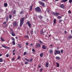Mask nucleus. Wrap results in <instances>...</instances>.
<instances>
[{"label": "nucleus", "instance_id": "obj_1", "mask_svg": "<svg viewBox=\"0 0 72 72\" xmlns=\"http://www.w3.org/2000/svg\"><path fill=\"white\" fill-rule=\"evenodd\" d=\"M24 18L21 19L20 25V27H22V26L23 25V24L24 23Z\"/></svg>", "mask_w": 72, "mask_h": 72}, {"label": "nucleus", "instance_id": "obj_2", "mask_svg": "<svg viewBox=\"0 0 72 72\" xmlns=\"http://www.w3.org/2000/svg\"><path fill=\"white\" fill-rule=\"evenodd\" d=\"M35 11L38 12H41V8L39 7H37L35 8Z\"/></svg>", "mask_w": 72, "mask_h": 72}, {"label": "nucleus", "instance_id": "obj_3", "mask_svg": "<svg viewBox=\"0 0 72 72\" xmlns=\"http://www.w3.org/2000/svg\"><path fill=\"white\" fill-rule=\"evenodd\" d=\"M60 51H57L56 50L54 52V54L55 55L57 54H60Z\"/></svg>", "mask_w": 72, "mask_h": 72}, {"label": "nucleus", "instance_id": "obj_4", "mask_svg": "<svg viewBox=\"0 0 72 72\" xmlns=\"http://www.w3.org/2000/svg\"><path fill=\"white\" fill-rule=\"evenodd\" d=\"M40 46H41V44L39 43H37L35 45V47L36 48H40Z\"/></svg>", "mask_w": 72, "mask_h": 72}, {"label": "nucleus", "instance_id": "obj_5", "mask_svg": "<svg viewBox=\"0 0 72 72\" xmlns=\"http://www.w3.org/2000/svg\"><path fill=\"white\" fill-rule=\"evenodd\" d=\"M39 2L40 4H41L42 6H43V7H44V6H45V4H44V3H42L41 1H39Z\"/></svg>", "mask_w": 72, "mask_h": 72}, {"label": "nucleus", "instance_id": "obj_6", "mask_svg": "<svg viewBox=\"0 0 72 72\" xmlns=\"http://www.w3.org/2000/svg\"><path fill=\"white\" fill-rule=\"evenodd\" d=\"M53 14L54 15H55L56 17H57V16H58V15H60V14L57 12L55 13L53 12Z\"/></svg>", "mask_w": 72, "mask_h": 72}, {"label": "nucleus", "instance_id": "obj_7", "mask_svg": "<svg viewBox=\"0 0 72 72\" xmlns=\"http://www.w3.org/2000/svg\"><path fill=\"white\" fill-rule=\"evenodd\" d=\"M27 24L28 25V26L29 27V28H31V23L30 22V21H27Z\"/></svg>", "mask_w": 72, "mask_h": 72}, {"label": "nucleus", "instance_id": "obj_8", "mask_svg": "<svg viewBox=\"0 0 72 72\" xmlns=\"http://www.w3.org/2000/svg\"><path fill=\"white\" fill-rule=\"evenodd\" d=\"M13 26L14 27H16L17 26V23L16 22H14L13 23Z\"/></svg>", "mask_w": 72, "mask_h": 72}, {"label": "nucleus", "instance_id": "obj_9", "mask_svg": "<svg viewBox=\"0 0 72 72\" xmlns=\"http://www.w3.org/2000/svg\"><path fill=\"white\" fill-rule=\"evenodd\" d=\"M46 67H49V62H47L46 63Z\"/></svg>", "mask_w": 72, "mask_h": 72}, {"label": "nucleus", "instance_id": "obj_10", "mask_svg": "<svg viewBox=\"0 0 72 72\" xmlns=\"http://www.w3.org/2000/svg\"><path fill=\"white\" fill-rule=\"evenodd\" d=\"M61 7V8H62V9H64V5L63 4H61L60 5Z\"/></svg>", "mask_w": 72, "mask_h": 72}, {"label": "nucleus", "instance_id": "obj_11", "mask_svg": "<svg viewBox=\"0 0 72 72\" xmlns=\"http://www.w3.org/2000/svg\"><path fill=\"white\" fill-rule=\"evenodd\" d=\"M2 46L4 48H5V49H9V47H7L6 46L4 45H2Z\"/></svg>", "mask_w": 72, "mask_h": 72}, {"label": "nucleus", "instance_id": "obj_12", "mask_svg": "<svg viewBox=\"0 0 72 72\" xmlns=\"http://www.w3.org/2000/svg\"><path fill=\"white\" fill-rule=\"evenodd\" d=\"M55 58L56 59H57V60H60V57L58 56H57L55 57Z\"/></svg>", "mask_w": 72, "mask_h": 72}, {"label": "nucleus", "instance_id": "obj_13", "mask_svg": "<svg viewBox=\"0 0 72 72\" xmlns=\"http://www.w3.org/2000/svg\"><path fill=\"white\" fill-rule=\"evenodd\" d=\"M42 48H43V49H46V46H44V45H43L42 46Z\"/></svg>", "mask_w": 72, "mask_h": 72}, {"label": "nucleus", "instance_id": "obj_14", "mask_svg": "<svg viewBox=\"0 0 72 72\" xmlns=\"http://www.w3.org/2000/svg\"><path fill=\"white\" fill-rule=\"evenodd\" d=\"M43 55H44V54H43V53H41L40 55V57H41V58H42Z\"/></svg>", "mask_w": 72, "mask_h": 72}, {"label": "nucleus", "instance_id": "obj_15", "mask_svg": "<svg viewBox=\"0 0 72 72\" xmlns=\"http://www.w3.org/2000/svg\"><path fill=\"white\" fill-rule=\"evenodd\" d=\"M49 52L50 54H52V53H53V51L52 50H49Z\"/></svg>", "mask_w": 72, "mask_h": 72}, {"label": "nucleus", "instance_id": "obj_16", "mask_svg": "<svg viewBox=\"0 0 72 72\" xmlns=\"http://www.w3.org/2000/svg\"><path fill=\"white\" fill-rule=\"evenodd\" d=\"M40 34L41 35H43L44 34V31H43V30H42L40 32Z\"/></svg>", "mask_w": 72, "mask_h": 72}, {"label": "nucleus", "instance_id": "obj_17", "mask_svg": "<svg viewBox=\"0 0 72 72\" xmlns=\"http://www.w3.org/2000/svg\"><path fill=\"white\" fill-rule=\"evenodd\" d=\"M12 35L13 36H15V34L13 32H12L11 33Z\"/></svg>", "mask_w": 72, "mask_h": 72}, {"label": "nucleus", "instance_id": "obj_18", "mask_svg": "<svg viewBox=\"0 0 72 72\" xmlns=\"http://www.w3.org/2000/svg\"><path fill=\"white\" fill-rule=\"evenodd\" d=\"M56 21H57L56 19H54L53 20L54 24H55V23H56Z\"/></svg>", "mask_w": 72, "mask_h": 72}, {"label": "nucleus", "instance_id": "obj_19", "mask_svg": "<svg viewBox=\"0 0 72 72\" xmlns=\"http://www.w3.org/2000/svg\"><path fill=\"white\" fill-rule=\"evenodd\" d=\"M4 6L5 7H7L8 6V4H7V3H4Z\"/></svg>", "mask_w": 72, "mask_h": 72}, {"label": "nucleus", "instance_id": "obj_20", "mask_svg": "<svg viewBox=\"0 0 72 72\" xmlns=\"http://www.w3.org/2000/svg\"><path fill=\"white\" fill-rule=\"evenodd\" d=\"M18 45L19 48H22V45L21 44H19Z\"/></svg>", "mask_w": 72, "mask_h": 72}, {"label": "nucleus", "instance_id": "obj_21", "mask_svg": "<svg viewBox=\"0 0 72 72\" xmlns=\"http://www.w3.org/2000/svg\"><path fill=\"white\" fill-rule=\"evenodd\" d=\"M3 61H4V60H3V58H0V62H3Z\"/></svg>", "mask_w": 72, "mask_h": 72}, {"label": "nucleus", "instance_id": "obj_22", "mask_svg": "<svg viewBox=\"0 0 72 72\" xmlns=\"http://www.w3.org/2000/svg\"><path fill=\"white\" fill-rule=\"evenodd\" d=\"M39 42L40 43V44H43V42H42V41H41V40H39Z\"/></svg>", "mask_w": 72, "mask_h": 72}, {"label": "nucleus", "instance_id": "obj_23", "mask_svg": "<svg viewBox=\"0 0 72 72\" xmlns=\"http://www.w3.org/2000/svg\"><path fill=\"white\" fill-rule=\"evenodd\" d=\"M31 35H33V30L32 29L31 31Z\"/></svg>", "mask_w": 72, "mask_h": 72}, {"label": "nucleus", "instance_id": "obj_24", "mask_svg": "<svg viewBox=\"0 0 72 72\" xmlns=\"http://www.w3.org/2000/svg\"><path fill=\"white\" fill-rule=\"evenodd\" d=\"M12 44L13 45H15V41H13L12 42Z\"/></svg>", "mask_w": 72, "mask_h": 72}, {"label": "nucleus", "instance_id": "obj_25", "mask_svg": "<svg viewBox=\"0 0 72 72\" xmlns=\"http://www.w3.org/2000/svg\"><path fill=\"white\" fill-rule=\"evenodd\" d=\"M56 64H57V67H59V64H58V63H57H57H56Z\"/></svg>", "mask_w": 72, "mask_h": 72}, {"label": "nucleus", "instance_id": "obj_26", "mask_svg": "<svg viewBox=\"0 0 72 72\" xmlns=\"http://www.w3.org/2000/svg\"><path fill=\"white\" fill-rule=\"evenodd\" d=\"M32 60H33V59L32 58H31L29 60V62H31L32 61Z\"/></svg>", "mask_w": 72, "mask_h": 72}, {"label": "nucleus", "instance_id": "obj_27", "mask_svg": "<svg viewBox=\"0 0 72 72\" xmlns=\"http://www.w3.org/2000/svg\"><path fill=\"white\" fill-rule=\"evenodd\" d=\"M24 59H25V60H26V61H27V62H29V59L27 58H25Z\"/></svg>", "mask_w": 72, "mask_h": 72}, {"label": "nucleus", "instance_id": "obj_28", "mask_svg": "<svg viewBox=\"0 0 72 72\" xmlns=\"http://www.w3.org/2000/svg\"><path fill=\"white\" fill-rule=\"evenodd\" d=\"M12 15H9V17L10 19H12Z\"/></svg>", "mask_w": 72, "mask_h": 72}, {"label": "nucleus", "instance_id": "obj_29", "mask_svg": "<svg viewBox=\"0 0 72 72\" xmlns=\"http://www.w3.org/2000/svg\"><path fill=\"white\" fill-rule=\"evenodd\" d=\"M32 5L30 7V11H31V10H32Z\"/></svg>", "mask_w": 72, "mask_h": 72}, {"label": "nucleus", "instance_id": "obj_30", "mask_svg": "<svg viewBox=\"0 0 72 72\" xmlns=\"http://www.w3.org/2000/svg\"><path fill=\"white\" fill-rule=\"evenodd\" d=\"M13 14H15L16 13V11L15 10H14L13 11Z\"/></svg>", "mask_w": 72, "mask_h": 72}, {"label": "nucleus", "instance_id": "obj_31", "mask_svg": "<svg viewBox=\"0 0 72 72\" xmlns=\"http://www.w3.org/2000/svg\"><path fill=\"white\" fill-rule=\"evenodd\" d=\"M57 18H59V19H61V18H62V17L60 16H59L57 17Z\"/></svg>", "mask_w": 72, "mask_h": 72}, {"label": "nucleus", "instance_id": "obj_32", "mask_svg": "<svg viewBox=\"0 0 72 72\" xmlns=\"http://www.w3.org/2000/svg\"><path fill=\"white\" fill-rule=\"evenodd\" d=\"M1 40L2 41H4V39L3 38H1Z\"/></svg>", "mask_w": 72, "mask_h": 72}, {"label": "nucleus", "instance_id": "obj_33", "mask_svg": "<svg viewBox=\"0 0 72 72\" xmlns=\"http://www.w3.org/2000/svg\"><path fill=\"white\" fill-rule=\"evenodd\" d=\"M21 58V57L19 56L17 58V60H18Z\"/></svg>", "mask_w": 72, "mask_h": 72}, {"label": "nucleus", "instance_id": "obj_34", "mask_svg": "<svg viewBox=\"0 0 72 72\" xmlns=\"http://www.w3.org/2000/svg\"><path fill=\"white\" fill-rule=\"evenodd\" d=\"M32 51H33V53L35 52V49L33 48L32 49Z\"/></svg>", "mask_w": 72, "mask_h": 72}, {"label": "nucleus", "instance_id": "obj_35", "mask_svg": "<svg viewBox=\"0 0 72 72\" xmlns=\"http://www.w3.org/2000/svg\"><path fill=\"white\" fill-rule=\"evenodd\" d=\"M39 18L40 19H42V17L41 16H39Z\"/></svg>", "mask_w": 72, "mask_h": 72}, {"label": "nucleus", "instance_id": "obj_36", "mask_svg": "<svg viewBox=\"0 0 72 72\" xmlns=\"http://www.w3.org/2000/svg\"><path fill=\"white\" fill-rule=\"evenodd\" d=\"M62 20L60 19L58 21V22L59 23H60L61 22H62Z\"/></svg>", "mask_w": 72, "mask_h": 72}, {"label": "nucleus", "instance_id": "obj_37", "mask_svg": "<svg viewBox=\"0 0 72 72\" xmlns=\"http://www.w3.org/2000/svg\"><path fill=\"white\" fill-rule=\"evenodd\" d=\"M12 40H13V41H15V39H14V37H12Z\"/></svg>", "mask_w": 72, "mask_h": 72}, {"label": "nucleus", "instance_id": "obj_38", "mask_svg": "<svg viewBox=\"0 0 72 72\" xmlns=\"http://www.w3.org/2000/svg\"><path fill=\"white\" fill-rule=\"evenodd\" d=\"M69 2L70 3H72V0H69Z\"/></svg>", "mask_w": 72, "mask_h": 72}, {"label": "nucleus", "instance_id": "obj_39", "mask_svg": "<svg viewBox=\"0 0 72 72\" xmlns=\"http://www.w3.org/2000/svg\"><path fill=\"white\" fill-rule=\"evenodd\" d=\"M26 54H27V52H24L23 54L24 55H26Z\"/></svg>", "mask_w": 72, "mask_h": 72}, {"label": "nucleus", "instance_id": "obj_40", "mask_svg": "<svg viewBox=\"0 0 72 72\" xmlns=\"http://www.w3.org/2000/svg\"><path fill=\"white\" fill-rule=\"evenodd\" d=\"M6 21H8V20L9 19V18H8V17H7L6 18Z\"/></svg>", "mask_w": 72, "mask_h": 72}, {"label": "nucleus", "instance_id": "obj_41", "mask_svg": "<svg viewBox=\"0 0 72 72\" xmlns=\"http://www.w3.org/2000/svg\"><path fill=\"white\" fill-rule=\"evenodd\" d=\"M3 10L0 9V13H2V12H3Z\"/></svg>", "mask_w": 72, "mask_h": 72}, {"label": "nucleus", "instance_id": "obj_42", "mask_svg": "<svg viewBox=\"0 0 72 72\" xmlns=\"http://www.w3.org/2000/svg\"><path fill=\"white\" fill-rule=\"evenodd\" d=\"M6 22H4L3 23V24H6Z\"/></svg>", "mask_w": 72, "mask_h": 72}, {"label": "nucleus", "instance_id": "obj_43", "mask_svg": "<svg viewBox=\"0 0 72 72\" xmlns=\"http://www.w3.org/2000/svg\"><path fill=\"white\" fill-rule=\"evenodd\" d=\"M69 39H71L72 38V36H70L69 37Z\"/></svg>", "mask_w": 72, "mask_h": 72}, {"label": "nucleus", "instance_id": "obj_44", "mask_svg": "<svg viewBox=\"0 0 72 72\" xmlns=\"http://www.w3.org/2000/svg\"><path fill=\"white\" fill-rule=\"evenodd\" d=\"M15 50L14 49V50H13L12 51V53H15Z\"/></svg>", "mask_w": 72, "mask_h": 72}, {"label": "nucleus", "instance_id": "obj_45", "mask_svg": "<svg viewBox=\"0 0 72 72\" xmlns=\"http://www.w3.org/2000/svg\"><path fill=\"white\" fill-rule=\"evenodd\" d=\"M68 13L71 14V12L70 10H69V11H68Z\"/></svg>", "mask_w": 72, "mask_h": 72}, {"label": "nucleus", "instance_id": "obj_46", "mask_svg": "<svg viewBox=\"0 0 72 72\" xmlns=\"http://www.w3.org/2000/svg\"><path fill=\"white\" fill-rule=\"evenodd\" d=\"M42 68L40 70V72H42Z\"/></svg>", "mask_w": 72, "mask_h": 72}, {"label": "nucleus", "instance_id": "obj_47", "mask_svg": "<svg viewBox=\"0 0 72 72\" xmlns=\"http://www.w3.org/2000/svg\"><path fill=\"white\" fill-rule=\"evenodd\" d=\"M61 53H62V54L63 53V50H61Z\"/></svg>", "mask_w": 72, "mask_h": 72}, {"label": "nucleus", "instance_id": "obj_48", "mask_svg": "<svg viewBox=\"0 0 72 72\" xmlns=\"http://www.w3.org/2000/svg\"><path fill=\"white\" fill-rule=\"evenodd\" d=\"M6 57H9V54H7L6 55Z\"/></svg>", "mask_w": 72, "mask_h": 72}, {"label": "nucleus", "instance_id": "obj_49", "mask_svg": "<svg viewBox=\"0 0 72 72\" xmlns=\"http://www.w3.org/2000/svg\"><path fill=\"white\" fill-rule=\"evenodd\" d=\"M25 64H28V62H25Z\"/></svg>", "mask_w": 72, "mask_h": 72}, {"label": "nucleus", "instance_id": "obj_50", "mask_svg": "<svg viewBox=\"0 0 72 72\" xmlns=\"http://www.w3.org/2000/svg\"><path fill=\"white\" fill-rule=\"evenodd\" d=\"M20 14H23V11H21L20 12Z\"/></svg>", "mask_w": 72, "mask_h": 72}, {"label": "nucleus", "instance_id": "obj_51", "mask_svg": "<svg viewBox=\"0 0 72 72\" xmlns=\"http://www.w3.org/2000/svg\"><path fill=\"white\" fill-rule=\"evenodd\" d=\"M61 2H62L63 3H64V0H63L61 1Z\"/></svg>", "mask_w": 72, "mask_h": 72}, {"label": "nucleus", "instance_id": "obj_52", "mask_svg": "<svg viewBox=\"0 0 72 72\" xmlns=\"http://www.w3.org/2000/svg\"><path fill=\"white\" fill-rule=\"evenodd\" d=\"M64 0V2H66V1H68V0Z\"/></svg>", "mask_w": 72, "mask_h": 72}, {"label": "nucleus", "instance_id": "obj_53", "mask_svg": "<svg viewBox=\"0 0 72 72\" xmlns=\"http://www.w3.org/2000/svg\"><path fill=\"white\" fill-rule=\"evenodd\" d=\"M26 45H28V42L26 43Z\"/></svg>", "mask_w": 72, "mask_h": 72}, {"label": "nucleus", "instance_id": "obj_54", "mask_svg": "<svg viewBox=\"0 0 72 72\" xmlns=\"http://www.w3.org/2000/svg\"><path fill=\"white\" fill-rule=\"evenodd\" d=\"M47 12H48V13H49V10H47Z\"/></svg>", "mask_w": 72, "mask_h": 72}, {"label": "nucleus", "instance_id": "obj_55", "mask_svg": "<svg viewBox=\"0 0 72 72\" xmlns=\"http://www.w3.org/2000/svg\"><path fill=\"white\" fill-rule=\"evenodd\" d=\"M25 37H28V36H25Z\"/></svg>", "mask_w": 72, "mask_h": 72}, {"label": "nucleus", "instance_id": "obj_56", "mask_svg": "<svg viewBox=\"0 0 72 72\" xmlns=\"http://www.w3.org/2000/svg\"><path fill=\"white\" fill-rule=\"evenodd\" d=\"M31 46H33V44H30Z\"/></svg>", "mask_w": 72, "mask_h": 72}, {"label": "nucleus", "instance_id": "obj_57", "mask_svg": "<svg viewBox=\"0 0 72 72\" xmlns=\"http://www.w3.org/2000/svg\"><path fill=\"white\" fill-rule=\"evenodd\" d=\"M15 53H13V55H15Z\"/></svg>", "mask_w": 72, "mask_h": 72}, {"label": "nucleus", "instance_id": "obj_58", "mask_svg": "<svg viewBox=\"0 0 72 72\" xmlns=\"http://www.w3.org/2000/svg\"><path fill=\"white\" fill-rule=\"evenodd\" d=\"M12 60H14V58H12Z\"/></svg>", "mask_w": 72, "mask_h": 72}, {"label": "nucleus", "instance_id": "obj_59", "mask_svg": "<svg viewBox=\"0 0 72 72\" xmlns=\"http://www.w3.org/2000/svg\"><path fill=\"white\" fill-rule=\"evenodd\" d=\"M65 33H66V34L67 33V31H65Z\"/></svg>", "mask_w": 72, "mask_h": 72}, {"label": "nucleus", "instance_id": "obj_60", "mask_svg": "<svg viewBox=\"0 0 72 72\" xmlns=\"http://www.w3.org/2000/svg\"><path fill=\"white\" fill-rule=\"evenodd\" d=\"M70 69H72V66H70Z\"/></svg>", "mask_w": 72, "mask_h": 72}, {"label": "nucleus", "instance_id": "obj_61", "mask_svg": "<svg viewBox=\"0 0 72 72\" xmlns=\"http://www.w3.org/2000/svg\"><path fill=\"white\" fill-rule=\"evenodd\" d=\"M50 46L51 47H52V46H53V45L52 44H51L50 45Z\"/></svg>", "mask_w": 72, "mask_h": 72}, {"label": "nucleus", "instance_id": "obj_62", "mask_svg": "<svg viewBox=\"0 0 72 72\" xmlns=\"http://www.w3.org/2000/svg\"><path fill=\"white\" fill-rule=\"evenodd\" d=\"M41 1H45V0H41Z\"/></svg>", "mask_w": 72, "mask_h": 72}, {"label": "nucleus", "instance_id": "obj_63", "mask_svg": "<svg viewBox=\"0 0 72 72\" xmlns=\"http://www.w3.org/2000/svg\"><path fill=\"white\" fill-rule=\"evenodd\" d=\"M39 68H41V66H39Z\"/></svg>", "mask_w": 72, "mask_h": 72}, {"label": "nucleus", "instance_id": "obj_64", "mask_svg": "<svg viewBox=\"0 0 72 72\" xmlns=\"http://www.w3.org/2000/svg\"><path fill=\"white\" fill-rule=\"evenodd\" d=\"M15 38L16 39H18V37H15Z\"/></svg>", "mask_w": 72, "mask_h": 72}]
</instances>
